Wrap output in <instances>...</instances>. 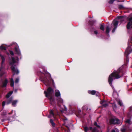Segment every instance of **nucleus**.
I'll use <instances>...</instances> for the list:
<instances>
[{"label":"nucleus","mask_w":132,"mask_h":132,"mask_svg":"<svg viewBox=\"0 0 132 132\" xmlns=\"http://www.w3.org/2000/svg\"><path fill=\"white\" fill-rule=\"evenodd\" d=\"M124 75L123 68H120L117 71L113 72L109 76L108 81L110 85L112 88L113 87L112 85V82L113 79H119L122 77Z\"/></svg>","instance_id":"obj_1"},{"label":"nucleus","mask_w":132,"mask_h":132,"mask_svg":"<svg viewBox=\"0 0 132 132\" xmlns=\"http://www.w3.org/2000/svg\"><path fill=\"white\" fill-rule=\"evenodd\" d=\"M16 61L14 58L13 57H11V60L10 62V65H12L11 67V69L12 71L14 74H13L14 76L15 74L16 73V74H18L19 73V71L18 70H16L15 67L13 65V64L16 63Z\"/></svg>","instance_id":"obj_2"},{"label":"nucleus","mask_w":132,"mask_h":132,"mask_svg":"<svg viewBox=\"0 0 132 132\" xmlns=\"http://www.w3.org/2000/svg\"><path fill=\"white\" fill-rule=\"evenodd\" d=\"M109 121L110 125L119 124L120 123V120L114 116L110 118Z\"/></svg>","instance_id":"obj_3"},{"label":"nucleus","mask_w":132,"mask_h":132,"mask_svg":"<svg viewBox=\"0 0 132 132\" xmlns=\"http://www.w3.org/2000/svg\"><path fill=\"white\" fill-rule=\"evenodd\" d=\"M54 90L53 88L51 87H49L47 89V92L45 91L44 92V93L46 97H48L50 96H52V94L53 93Z\"/></svg>","instance_id":"obj_4"},{"label":"nucleus","mask_w":132,"mask_h":132,"mask_svg":"<svg viewBox=\"0 0 132 132\" xmlns=\"http://www.w3.org/2000/svg\"><path fill=\"white\" fill-rule=\"evenodd\" d=\"M41 73L44 75V76L41 77L40 78V80L44 83L45 84H47L49 82V80L46 78L45 74L43 72H41Z\"/></svg>","instance_id":"obj_5"},{"label":"nucleus","mask_w":132,"mask_h":132,"mask_svg":"<svg viewBox=\"0 0 132 132\" xmlns=\"http://www.w3.org/2000/svg\"><path fill=\"white\" fill-rule=\"evenodd\" d=\"M127 19L128 22L127 25L126 27L127 29H130L132 25V16L128 17Z\"/></svg>","instance_id":"obj_6"},{"label":"nucleus","mask_w":132,"mask_h":132,"mask_svg":"<svg viewBox=\"0 0 132 132\" xmlns=\"http://www.w3.org/2000/svg\"><path fill=\"white\" fill-rule=\"evenodd\" d=\"M47 97V98L48 99L50 100V103L51 104L53 105L54 103L55 102L54 99L53 98L52 96L50 95Z\"/></svg>","instance_id":"obj_7"},{"label":"nucleus","mask_w":132,"mask_h":132,"mask_svg":"<svg viewBox=\"0 0 132 132\" xmlns=\"http://www.w3.org/2000/svg\"><path fill=\"white\" fill-rule=\"evenodd\" d=\"M7 99L6 101V104L8 105L12 103V101L13 100V98L12 97H11Z\"/></svg>","instance_id":"obj_8"},{"label":"nucleus","mask_w":132,"mask_h":132,"mask_svg":"<svg viewBox=\"0 0 132 132\" xmlns=\"http://www.w3.org/2000/svg\"><path fill=\"white\" fill-rule=\"evenodd\" d=\"M8 83V81L7 79H5L2 82V86L3 87H5Z\"/></svg>","instance_id":"obj_9"},{"label":"nucleus","mask_w":132,"mask_h":132,"mask_svg":"<svg viewBox=\"0 0 132 132\" xmlns=\"http://www.w3.org/2000/svg\"><path fill=\"white\" fill-rule=\"evenodd\" d=\"M55 96L57 97L56 98L61 97V94L59 90H56L55 92Z\"/></svg>","instance_id":"obj_10"},{"label":"nucleus","mask_w":132,"mask_h":132,"mask_svg":"<svg viewBox=\"0 0 132 132\" xmlns=\"http://www.w3.org/2000/svg\"><path fill=\"white\" fill-rule=\"evenodd\" d=\"M13 93V91H10L5 96V97L6 98H8L10 97Z\"/></svg>","instance_id":"obj_11"},{"label":"nucleus","mask_w":132,"mask_h":132,"mask_svg":"<svg viewBox=\"0 0 132 132\" xmlns=\"http://www.w3.org/2000/svg\"><path fill=\"white\" fill-rule=\"evenodd\" d=\"M119 23L118 21L116 20H114L113 21L112 23L114 27H117Z\"/></svg>","instance_id":"obj_12"},{"label":"nucleus","mask_w":132,"mask_h":132,"mask_svg":"<svg viewBox=\"0 0 132 132\" xmlns=\"http://www.w3.org/2000/svg\"><path fill=\"white\" fill-rule=\"evenodd\" d=\"M56 99L57 101V104L62 103H63V100L60 97L56 98Z\"/></svg>","instance_id":"obj_13"},{"label":"nucleus","mask_w":132,"mask_h":132,"mask_svg":"<svg viewBox=\"0 0 132 132\" xmlns=\"http://www.w3.org/2000/svg\"><path fill=\"white\" fill-rule=\"evenodd\" d=\"M95 21L94 20H89L88 21V23L91 26H93L95 23Z\"/></svg>","instance_id":"obj_14"},{"label":"nucleus","mask_w":132,"mask_h":132,"mask_svg":"<svg viewBox=\"0 0 132 132\" xmlns=\"http://www.w3.org/2000/svg\"><path fill=\"white\" fill-rule=\"evenodd\" d=\"M15 51L16 52V54L18 55H19L21 54L20 52L19 49L17 47H15Z\"/></svg>","instance_id":"obj_15"},{"label":"nucleus","mask_w":132,"mask_h":132,"mask_svg":"<svg viewBox=\"0 0 132 132\" xmlns=\"http://www.w3.org/2000/svg\"><path fill=\"white\" fill-rule=\"evenodd\" d=\"M18 102L17 100H13L12 103V105L13 106L15 107Z\"/></svg>","instance_id":"obj_16"},{"label":"nucleus","mask_w":132,"mask_h":132,"mask_svg":"<svg viewBox=\"0 0 132 132\" xmlns=\"http://www.w3.org/2000/svg\"><path fill=\"white\" fill-rule=\"evenodd\" d=\"M126 122L128 123V124L126 126H128V127L132 123V122L131 121L130 119H127L126 121Z\"/></svg>","instance_id":"obj_17"},{"label":"nucleus","mask_w":132,"mask_h":132,"mask_svg":"<svg viewBox=\"0 0 132 132\" xmlns=\"http://www.w3.org/2000/svg\"><path fill=\"white\" fill-rule=\"evenodd\" d=\"M88 93L89 94L94 95L95 94L96 92L94 90H93L92 91L89 90L88 91Z\"/></svg>","instance_id":"obj_18"},{"label":"nucleus","mask_w":132,"mask_h":132,"mask_svg":"<svg viewBox=\"0 0 132 132\" xmlns=\"http://www.w3.org/2000/svg\"><path fill=\"white\" fill-rule=\"evenodd\" d=\"M10 85L11 87H13L14 85V81L12 78H11L10 80Z\"/></svg>","instance_id":"obj_19"},{"label":"nucleus","mask_w":132,"mask_h":132,"mask_svg":"<svg viewBox=\"0 0 132 132\" xmlns=\"http://www.w3.org/2000/svg\"><path fill=\"white\" fill-rule=\"evenodd\" d=\"M100 29L101 30L104 31V24H101L100 26Z\"/></svg>","instance_id":"obj_20"},{"label":"nucleus","mask_w":132,"mask_h":132,"mask_svg":"<svg viewBox=\"0 0 132 132\" xmlns=\"http://www.w3.org/2000/svg\"><path fill=\"white\" fill-rule=\"evenodd\" d=\"M50 123H51L53 127H54L55 126L56 124L54 122H53V120L52 119H50Z\"/></svg>","instance_id":"obj_21"},{"label":"nucleus","mask_w":132,"mask_h":132,"mask_svg":"<svg viewBox=\"0 0 132 132\" xmlns=\"http://www.w3.org/2000/svg\"><path fill=\"white\" fill-rule=\"evenodd\" d=\"M0 49L2 50H6V48L4 46L2 45L0 46Z\"/></svg>","instance_id":"obj_22"},{"label":"nucleus","mask_w":132,"mask_h":132,"mask_svg":"<svg viewBox=\"0 0 132 132\" xmlns=\"http://www.w3.org/2000/svg\"><path fill=\"white\" fill-rule=\"evenodd\" d=\"M127 128H128L127 131L128 132H131L132 131V126L131 127H128V126H127Z\"/></svg>","instance_id":"obj_23"},{"label":"nucleus","mask_w":132,"mask_h":132,"mask_svg":"<svg viewBox=\"0 0 132 132\" xmlns=\"http://www.w3.org/2000/svg\"><path fill=\"white\" fill-rule=\"evenodd\" d=\"M110 31V29H109V27L108 26H107L106 27V32L107 34H108Z\"/></svg>","instance_id":"obj_24"},{"label":"nucleus","mask_w":132,"mask_h":132,"mask_svg":"<svg viewBox=\"0 0 132 132\" xmlns=\"http://www.w3.org/2000/svg\"><path fill=\"white\" fill-rule=\"evenodd\" d=\"M123 16H118L117 17V18L120 20L121 21H123Z\"/></svg>","instance_id":"obj_25"},{"label":"nucleus","mask_w":132,"mask_h":132,"mask_svg":"<svg viewBox=\"0 0 132 132\" xmlns=\"http://www.w3.org/2000/svg\"><path fill=\"white\" fill-rule=\"evenodd\" d=\"M104 101H102V102L101 103L102 104V105L103 107H106L108 105V104L107 103H103Z\"/></svg>","instance_id":"obj_26"},{"label":"nucleus","mask_w":132,"mask_h":132,"mask_svg":"<svg viewBox=\"0 0 132 132\" xmlns=\"http://www.w3.org/2000/svg\"><path fill=\"white\" fill-rule=\"evenodd\" d=\"M2 60V64H3L4 62L5 61V59L4 56L2 55L0 57Z\"/></svg>","instance_id":"obj_27"},{"label":"nucleus","mask_w":132,"mask_h":132,"mask_svg":"<svg viewBox=\"0 0 132 132\" xmlns=\"http://www.w3.org/2000/svg\"><path fill=\"white\" fill-rule=\"evenodd\" d=\"M128 128H127V126H126V128H123L121 129L122 132H125L126 130L127 131Z\"/></svg>","instance_id":"obj_28"},{"label":"nucleus","mask_w":132,"mask_h":132,"mask_svg":"<svg viewBox=\"0 0 132 132\" xmlns=\"http://www.w3.org/2000/svg\"><path fill=\"white\" fill-rule=\"evenodd\" d=\"M49 113L51 115H52L53 116H54V113L53 112V110H50L49 111Z\"/></svg>","instance_id":"obj_29"},{"label":"nucleus","mask_w":132,"mask_h":132,"mask_svg":"<svg viewBox=\"0 0 132 132\" xmlns=\"http://www.w3.org/2000/svg\"><path fill=\"white\" fill-rule=\"evenodd\" d=\"M89 130V128L87 127H84V130L85 132H87Z\"/></svg>","instance_id":"obj_30"},{"label":"nucleus","mask_w":132,"mask_h":132,"mask_svg":"<svg viewBox=\"0 0 132 132\" xmlns=\"http://www.w3.org/2000/svg\"><path fill=\"white\" fill-rule=\"evenodd\" d=\"M94 125L96 126L97 127L99 128H100V126L99 125H97V122L96 121H95L94 122Z\"/></svg>","instance_id":"obj_31"},{"label":"nucleus","mask_w":132,"mask_h":132,"mask_svg":"<svg viewBox=\"0 0 132 132\" xmlns=\"http://www.w3.org/2000/svg\"><path fill=\"white\" fill-rule=\"evenodd\" d=\"M97 131V128L96 127H94L92 131V132H96Z\"/></svg>","instance_id":"obj_32"},{"label":"nucleus","mask_w":132,"mask_h":132,"mask_svg":"<svg viewBox=\"0 0 132 132\" xmlns=\"http://www.w3.org/2000/svg\"><path fill=\"white\" fill-rule=\"evenodd\" d=\"M5 103H6V101H4L2 103V106L3 107H4Z\"/></svg>","instance_id":"obj_33"},{"label":"nucleus","mask_w":132,"mask_h":132,"mask_svg":"<svg viewBox=\"0 0 132 132\" xmlns=\"http://www.w3.org/2000/svg\"><path fill=\"white\" fill-rule=\"evenodd\" d=\"M9 52L10 54H11V55L12 56H13L14 55V53L11 50H9Z\"/></svg>","instance_id":"obj_34"},{"label":"nucleus","mask_w":132,"mask_h":132,"mask_svg":"<svg viewBox=\"0 0 132 132\" xmlns=\"http://www.w3.org/2000/svg\"><path fill=\"white\" fill-rule=\"evenodd\" d=\"M119 8L120 9H122L124 8L123 6L122 5H119Z\"/></svg>","instance_id":"obj_35"},{"label":"nucleus","mask_w":132,"mask_h":132,"mask_svg":"<svg viewBox=\"0 0 132 132\" xmlns=\"http://www.w3.org/2000/svg\"><path fill=\"white\" fill-rule=\"evenodd\" d=\"M114 2V1L113 0H110L109 1L108 3L110 4H112Z\"/></svg>","instance_id":"obj_36"},{"label":"nucleus","mask_w":132,"mask_h":132,"mask_svg":"<svg viewBox=\"0 0 132 132\" xmlns=\"http://www.w3.org/2000/svg\"><path fill=\"white\" fill-rule=\"evenodd\" d=\"M117 28V27H114V28L112 30V32L113 33H114L115 32Z\"/></svg>","instance_id":"obj_37"},{"label":"nucleus","mask_w":132,"mask_h":132,"mask_svg":"<svg viewBox=\"0 0 132 132\" xmlns=\"http://www.w3.org/2000/svg\"><path fill=\"white\" fill-rule=\"evenodd\" d=\"M19 81V79L18 78H16L15 80V83H18Z\"/></svg>","instance_id":"obj_38"},{"label":"nucleus","mask_w":132,"mask_h":132,"mask_svg":"<svg viewBox=\"0 0 132 132\" xmlns=\"http://www.w3.org/2000/svg\"><path fill=\"white\" fill-rule=\"evenodd\" d=\"M94 33L95 34L97 35L98 34V31L97 30L94 31Z\"/></svg>","instance_id":"obj_39"},{"label":"nucleus","mask_w":132,"mask_h":132,"mask_svg":"<svg viewBox=\"0 0 132 132\" xmlns=\"http://www.w3.org/2000/svg\"><path fill=\"white\" fill-rule=\"evenodd\" d=\"M129 111L130 112H131L132 111V106H131L129 108Z\"/></svg>","instance_id":"obj_40"},{"label":"nucleus","mask_w":132,"mask_h":132,"mask_svg":"<svg viewBox=\"0 0 132 132\" xmlns=\"http://www.w3.org/2000/svg\"><path fill=\"white\" fill-rule=\"evenodd\" d=\"M118 104L120 106H121L122 105V103L121 101H119L118 102Z\"/></svg>","instance_id":"obj_41"},{"label":"nucleus","mask_w":132,"mask_h":132,"mask_svg":"<svg viewBox=\"0 0 132 132\" xmlns=\"http://www.w3.org/2000/svg\"><path fill=\"white\" fill-rule=\"evenodd\" d=\"M89 128V130H91L92 131L93 129L92 127H90Z\"/></svg>","instance_id":"obj_42"},{"label":"nucleus","mask_w":132,"mask_h":132,"mask_svg":"<svg viewBox=\"0 0 132 132\" xmlns=\"http://www.w3.org/2000/svg\"><path fill=\"white\" fill-rule=\"evenodd\" d=\"M95 94L96 95V96H98L99 95V93L98 92H97V93H96Z\"/></svg>","instance_id":"obj_43"},{"label":"nucleus","mask_w":132,"mask_h":132,"mask_svg":"<svg viewBox=\"0 0 132 132\" xmlns=\"http://www.w3.org/2000/svg\"><path fill=\"white\" fill-rule=\"evenodd\" d=\"M81 112V110H78V115H79V113H80Z\"/></svg>","instance_id":"obj_44"},{"label":"nucleus","mask_w":132,"mask_h":132,"mask_svg":"<svg viewBox=\"0 0 132 132\" xmlns=\"http://www.w3.org/2000/svg\"><path fill=\"white\" fill-rule=\"evenodd\" d=\"M111 132H116V131L115 130L113 129L112 130Z\"/></svg>","instance_id":"obj_45"},{"label":"nucleus","mask_w":132,"mask_h":132,"mask_svg":"<svg viewBox=\"0 0 132 132\" xmlns=\"http://www.w3.org/2000/svg\"><path fill=\"white\" fill-rule=\"evenodd\" d=\"M91 29H93V30L94 29V27H92V26H91Z\"/></svg>","instance_id":"obj_46"},{"label":"nucleus","mask_w":132,"mask_h":132,"mask_svg":"<svg viewBox=\"0 0 132 132\" xmlns=\"http://www.w3.org/2000/svg\"><path fill=\"white\" fill-rule=\"evenodd\" d=\"M17 91V90L16 89H15L14 90V92H16Z\"/></svg>","instance_id":"obj_47"},{"label":"nucleus","mask_w":132,"mask_h":132,"mask_svg":"<svg viewBox=\"0 0 132 132\" xmlns=\"http://www.w3.org/2000/svg\"><path fill=\"white\" fill-rule=\"evenodd\" d=\"M67 120V119L66 118H65L64 119L65 120Z\"/></svg>","instance_id":"obj_48"},{"label":"nucleus","mask_w":132,"mask_h":132,"mask_svg":"<svg viewBox=\"0 0 132 132\" xmlns=\"http://www.w3.org/2000/svg\"><path fill=\"white\" fill-rule=\"evenodd\" d=\"M129 54V53H127V55H128Z\"/></svg>","instance_id":"obj_49"},{"label":"nucleus","mask_w":132,"mask_h":132,"mask_svg":"<svg viewBox=\"0 0 132 132\" xmlns=\"http://www.w3.org/2000/svg\"><path fill=\"white\" fill-rule=\"evenodd\" d=\"M2 55H1V54H0V57H1Z\"/></svg>","instance_id":"obj_50"},{"label":"nucleus","mask_w":132,"mask_h":132,"mask_svg":"<svg viewBox=\"0 0 132 132\" xmlns=\"http://www.w3.org/2000/svg\"><path fill=\"white\" fill-rule=\"evenodd\" d=\"M131 28L132 29V26L131 27Z\"/></svg>","instance_id":"obj_51"},{"label":"nucleus","mask_w":132,"mask_h":132,"mask_svg":"<svg viewBox=\"0 0 132 132\" xmlns=\"http://www.w3.org/2000/svg\"><path fill=\"white\" fill-rule=\"evenodd\" d=\"M2 75H1V76H2Z\"/></svg>","instance_id":"obj_52"},{"label":"nucleus","mask_w":132,"mask_h":132,"mask_svg":"<svg viewBox=\"0 0 132 132\" xmlns=\"http://www.w3.org/2000/svg\"><path fill=\"white\" fill-rule=\"evenodd\" d=\"M131 40H132V38H131Z\"/></svg>","instance_id":"obj_53"}]
</instances>
